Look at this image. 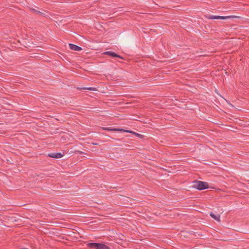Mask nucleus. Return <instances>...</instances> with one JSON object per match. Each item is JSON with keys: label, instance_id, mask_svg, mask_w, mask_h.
<instances>
[{"label": "nucleus", "instance_id": "f257e3e1", "mask_svg": "<svg viewBox=\"0 0 249 249\" xmlns=\"http://www.w3.org/2000/svg\"><path fill=\"white\" fill-rule=\"evenodd\" d=\"M194 183L193 187L198 190H202L209 188L208 183L206 182L196 180Z\"/></svg>", "mask_w": 249, "mask_h": 249}, {"label": "nucleus", "instance_id": "f03ea898", "mask_svg": "<svg viewBox=\"0 0 249 249\" xmlns=\"http://www.w3.org/2000/svg\"><path fill=\"white\" fill-rule=\"evenodd\" d=\"M89 248L95 249H108V247L105 244L98 243H89L87 244Z\"/></svg>", "mask_w": 249, "mask_h": 249}, {"label": "nucleus", "instance_id": "7ed1b4c3", "mask_svg": "<svg viewBox=\"0 0 249 249\" xmlns=\"http://www.w3.org/2000/svg\"><path fill=\"white\" fill-rule=\"evenodd\" d=\"M206 18L209 19H227L237 18L235 16H205Z\"/></svg>", "mask_w": 249, "mask_h": 249}, {"label": "nucleus", "instance_id": "20e7f679", "mask_svg": "<svg viewBox=\"0 0 249 249\" xmlns=\"http://www.w3.org/2000/svg\"><path fill=\"white\" fill-rule=\"evenodd\" d=\"M102 129L103 130H106L110 131H124V132H126L130 133H134V134H135L136 135H137L138 136H141V134L137 133H135V132H132L131 130H124V129H123L122 128H110V127H103Z\"/></svg>", "mask_w": 249, "mask_h": 249}, {"label": "nucleus", "instance_id": "39448f33", "mask_svg": "<svg viewBox=\"0 0 249 249\" xmlns=\"http://www.w3.org/2000/svg\"><path fill=\"white\" fill-rule=\"evenodd\" d=\"M63 155L61 153H49L48 155V157L55 159L61 158L63 157Z\"/></svg>", "mask_w": 249, "mask_h": 249}, {"label": "nucleus", "instance_id": "423d86ee", "mask_svg": "<svg viewBox=\"0 0 249 249\" xmlns=\"http://www.w3.org/2000/svg\"><path fill=\"white\" fill-rule=\"evenodd\" d=\"M104 54L109 55L112 57H119V58L123 59V58L120 55L116 54L114 52L107 51V52H106L104 53Z\"/></svg>", "mask_w": 249, "mask_h": 249}, {"label": "nucleus", "instance_id": "0eeeda50", "mask_svg": "<svg viewBox=\"0 0 249 249\" xmlns=\"http://www.w3.org/2000/svg\"><path fill=\"white\" fill-rule=\"evenodd\" d=\"M70 48L71 50L76 51H80L82 50V48L73 44H69Z\"/></svg>", "mask_w": 249, "mask_h": 249}, {"label": "nucleus", "instance_id": "6e6552de", "mask_svg": "<svg viewBox=\"0 0 249 249\" xmlns=\"http://www.w3.org/2000/svg\"><path fill=\"white\" fill-rule=\"evenodd\" d=\"M210 215L216 221L219 222L220 221V215L219 214H214L211 212L210 213Z\"/></svg>", "mask_w": 249, "mask_h": 249}, {"label": "nucleus", "instance_id": "1a4fd4ad", "mask_svg": "<svg viewBox=\"0 0 249 249\" xmlns=\"http://www.w3.org/2000/svg\"><path fill=\"white\" fill-rule=\"evenodd\" d=\"M80 89H87L89 90H92L96 91L97 90V89L94 87H89V88H78Z\"/></svg>", "mask_w": 249, "mask_h": 249}, {"label": "nucleus", "instance_id": "9d476101", "mask_svg": "<svg viewBox=\"0 0 249 249\" xmlns=\"http://www.w3.org/2000/svg\"><path fill=\"white\" fill-rule=\"evenodd\" d=\"M35 14H37V15H41V16H42L43 17L45 16V13H42V12H40L39 11H38V10L36 11Z\"/></svg>", "mask_w": 249, "mask_h": 249}, {"label": "nucleus", "instance_id": "9b49d317", "mask_svg": "<svg viewBox=\"0 0 249 249\" xmlns=\"http://www.w3.org/2000/svg\"><path fill=\"white\" fill-rule=\"evenodd\" d=\"M31 10L32 11H33L35 13H36V10L35 9H31Z\"/></svg>", "mask_w": 249, "mask_h": 249}]
</instances>
